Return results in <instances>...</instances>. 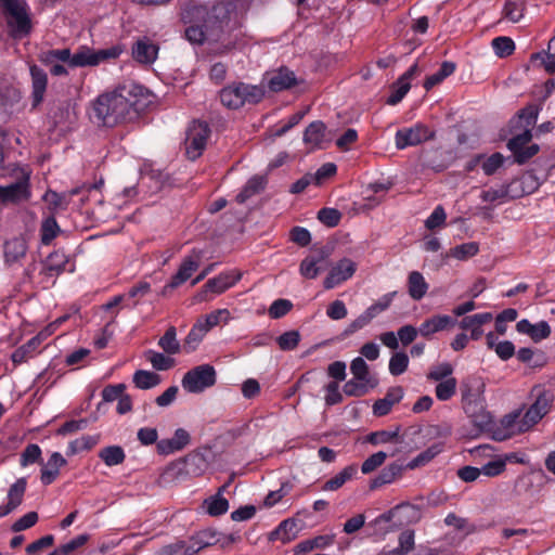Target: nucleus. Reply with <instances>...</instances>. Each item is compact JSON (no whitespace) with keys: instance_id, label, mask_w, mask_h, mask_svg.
Instances as JSON below:
<instances>
[{"instance_id":"nucleus-3","label":"nucleus","mask_w":555,"mask_h":555,"mask_svg":"<svg viewBox=\"0 0 555 555\" xmlns=\"http://www.w3.org/2000/svg\"><path fill=\"white\" fill-rule=\"evenodd\" d=\"M122 51L124 48L120 44L100 50L80 46L74 54L68 48L49 50L43 53L41 60L43 63L61 61L67 63L70 67L98 66L103 62L118 59Z\"/></svg>"},{"instance_id":"nucleus-24","label":"nucleus","mask_w":555,"mask_h":555,"mask_svg":"<svg viewBox=\"0 0 555 555\" xmlns=\"http://www.w3.org/2000/svg\"><path fill=\"white\" fill-rule=\"evenodd\" d=\"M297 85L293 70L282 67L269 79L268 87L273 92L287 90Z\"/></svg>"},{"instance_id":"nucleus-9","label":"nucleus","mask_w":555,"mask_h":555,"mask_svg":"<svg viewBox=\"0 0 555 555\" xmlns=\"http://www.w3.org/2000/svg\"><path fill=\"white\" fill-rule=\"evenodd\" d=\"M210 128L206 121L193 120L186 130L185 154L189 159H197L206 149L210 137Z\"/></svg>"},{"instance_id":"nucleus-40","label":"nucleus","mask_w":555,"mask_h":555,"mask_svg":"<svg viewBox=\"0 0 555 555\" xmlns=\"http://www.w3.org/2000/svg\"><path fill=\"white\" fill-rule=\"evenodd\" d=\"M27 250L26 244L21 238H13L4 244V255L9 262H15L25 256Z\"/></svg>"},{"instance_id":"nucleus-11","label":"nucleus","mask_w":555,"mask_h":555,"mask_svg":"<svg viewBox=\"0 0 555 555\" xmlns=\"http://www.w3.org/2000/svg\"><path fill=\"white\" fill-rule=\"evenodd\" d=\"M434 137L433 130L426 125L417 122L412 127L399 129L395 134V144L398 150H404L431 140Z\"/></svg>"},{"instance_id":"nucleus-41","label":"nucleus","mask_w":555,"mask_h":555,"mask_svg":"<svg viewBox=\"0 0 555 555\" xmlns=\"http://www.w3.org/2000/svg\"><path fill=\"white\" fill-rule=\"evenodd\" d=\"M133 384L139 389H151L160 382L159 375L144 370H139L133 374Z\"/></svg>"},{"instance_id":"nucleus-51","label":"nucleus","mask_w":555,"mask_h":555,"mask_svg":"<svg viewBox=\"0 0 555 555\" xmlns=\"http://www.w3.org/2000/svg\"><path fill=\"white\" fill-rule=\"evenodd\" d=\"M479 251V245L476 242H468L457 245L451 249V256L457 260H466L474 257Z\"/></svg>"},{"instance_id":"nucleus-21","label":"nucleus","mask_w":555,"mask_h":555,"mask_svg":"<svg viewBox=\"0 0 555 555\" xmlns=\"http://www.w3.org/2000/svg\"><path fill=\"white\" fill-rule=\"evenodd\" d=\"M66 464V459L60 452H53L41 468L40 480L42 485L49 486L54 482L59 477L60 468Z\"/></svg>"},{"instance_id":"nucleus-38","label":"nucleus","mask_w":555,"mask_h":555,"mask_svg":"<svg viewBox=\"0 0 555 555\" xmlns=\"http://www.w3.org/2000/svg\"><path fill=\"white\" fill-rule=\"evenodd\" d=\"M61 229L54 216L44 218L40 227V240L42 245H49L59 235Z\"/></svg>"},{"instance_id":"nucleus-52","label":"nucleus","mask_w":555,"mask_h":555,"mask_svg":"<svg viewBox=\"0 0 555 555\" xmlns=\"http://www.w3.org/2000/svg\"><path fill=\"white\" fill-rule=\"evenodd\" d=\"M453 366L449 362H442L436 366H433L427 373V379L434 382H442L447 378L453 377Z\"/></svg>"},{"instance_id":"nucleus-59","label":"nucleus","mask_w":555,"mask_h":555,"mask_svg":"<svg viewBox=\"0 0 555 555\" xmlns=\"http://www.w3.org/2000/svg\"><path fill=\"white\" fill-rule=\"evenodd\" d=\"M447 214L441 205L434 208L429 217L425 220V227L428 230H435L444 225Z\"/></svg>"},{"instance_id":"nucleus-26","label":"nucleus","mask_w":555,"mask_h":555,"mask_svg":"<svg viewBox=\"0 0 555 555\" xmlns=\"http://www.w3.org/2000/svg\"><path fill=\"white\" fill-rule=\"evenodd\" d=\"M30 74L33 80V106L36 107L43 100V95L48 83V77L47 74L37 66H33L30 68Z\"/></svg>"},{"instance_id":"nucleus-4","label":"nucleus","mask_w":555,"mask_h":555,"mask_svg":"<svg viewBox=\"0 0 555 555\" xmlns=\"http://www.w3.org/2000/svg\"><path fill=\"white\" fill-rule=\"evenodd\" d=\"M0 8L11 38L21 40L31 34L34 23L26 0H0Z\"/></svg>"},{"instance_id":"nucleus-7","label":"nucleus","mask_w":555,"mask_h":555,"mask_svg":"<svg viewBox=\"0 0 555 555\" xmlns=\"http://www.w3.org/2000/svg\"><path fill=\"white\" fill-rule=\"evenodd\" d=\"M531 396L534 400L520 421L519 431H527L538 424L550 412L554 401L553 392L541 385L532 388Z\"/></svg>"},{"instance_id":"nucleus-46","label":"nucleus","mask_w":555,"mask_h":555,"mask_svg":"<svg viewBox=\"0 0 555 555\" xmlns=\"http://www.w3.org/2000/svg\"><path fill=\"white\" fill-rule=\"evenodd\" d=\"M457 380L455 377L438 382L435 387V395L439 401L450 400L456 392Z\"/></svg>"},{"instance_id":"nucleus-13","label":"nucleus","mask_w":555,"mask_h":555,"mask_svg":"<svg viewBox=\"0 0 555 555\" xmlns=\"http://www.w3.org/2000/svg\"><path fill=\"white\" fill-rule=\"evenodd\" d=\"M330 254L326 249L321 248L305 257L299 266V272L305 279H315L321 272L328 268Z\"/></svg>"},{"instance_id":"nucleus-56","label":"nucleus","mask_w":555,"mask_h":555,"mask_svg":"<svg viewBox=\"0 0 555 555\" xmlns=\"http://www.w3.org/2000/svg\"><path fill=\"white\" fill-rule=\"evenodd\" d=\"M392 88L393 90L391 91L386 102L389 105H397L410 91L411 83L398 79Z\"/></svg>"},{"instance_id":"nucleus-2","label":"nucleus","mask_w":555,"mask_h":555,"mask_svg":"<svg viewBox=\"0 0 555 555\" xmlns=\"http://www.w3.org/2000/svg\"><path fill=\"white\" fill-rule=\"evenodd\" d=\"M180 22L185 25L184 38L192 44L219 42L229 28L230 12L225 4L217 3L208 11L205 4L186 0L179 4Z\"/></svg>"},{"instance_id":"nucleus-50","label":"nucleus","mask_w":555,"mask_h":555,"mask_svg":"<svg viewBox=\"0 0 555 555\" xmlns=\"http://www.w3.org/2000/svg\"><path fill=\"white\" fill-rule=\"evenodd\" d=\"M492 48L494 53L500 57H506L513 54L515 43L509 37H496L492 40Z\"/></svg>"},{"instance_id":"nucleus-19","label":"nucleus","mask_w":555,"mask_h":555,"mask_svg":"<svg viewBox=\"0 0 555 555\" xmlns=\"http://www.w3.org/2000/svg\"><path fill=\"white\" fill-rule=\"evenodd\" d=\"M493 315L491 312L476 313L473 315L464 317L460 322L459 326L463 331H469L468 336L472 340H479L483 335L482 325L491 322Z\"/></svg>"},{"instance_id":"nucleus-10","label":"nucleus","mask_w":555,"mask_h":555,"mask_svg":"<svg viewBox=\"0 0 555 555\" xmlns=\"http://www.w3.org/2000/svg\"><path fill=\"white\" fill-rule=\"evenodd\" d=\"M532 139L531 129H524L507 142V149L513 153L515 163L522 165L535 156L540 146L535 143L529 144Z\"/></svg>"},{"instance_id":"nucleus-63","label":"nucleus","mask_w":555,"mask_h":555,"mask_svg":"<svg viewBox=\"0 0 555 555\" xmlns=\"http://www.w3.org/2000/svg\"><path fill=\"white\" fill-rule=\"evenodd\" d=\"M387 457V454L383 451H378L372 455H370L361 466V472L363 474H370L374 472L377 467L384 464L385 460Z\"/></svg>"},{"instance_id":"nucleus-53","label":"nucleus","mask_w":555,"mask_h":555,"mask_svg":"<svg viewBox=\"0 0 555 555\" xmlns=\"http://www.w3.org/2000/svg\"><path fill=\"white\" fill-rule=\"evenodd\" d=\"M41 454H42V452L38 444H36V443L28 444L24 449V451L21 453V459H20L21 466L26 467L30 464H34L37 462H42Z\"/></svg>"},{"instance_id":"nucleus-61","label":"nucleus","mask_w":555,"mask_h":555,"mask_svg":"<svg viewBox=\"0 0 555 555\" xmlns=\"http://www.w3.org/2000/svg\"><path fill=\"white\" fill-rule=\"evenodd\" d=\"M146 354H147V360L151 362L153 367L158 371L168 370L173 364L172 359H170L169 357H166L165 354H163L160 352H157L154 350H149Z\"/></svg>"},{"instance_id":"nucleus-36","label":"nucleus","mask_w":555,"mask_h":555,"mask_svg":"<svg viewBox=\"0 0 555 555\" xmlns=\"http://www.w3.org/2000/svg\"><path fill=\"white\" fill-rule=\"evenodd\" d=\"M98 455L109 467L122 464L126 459V453L120 446L102 448Z\"/></svg>"},{"instance_id":"nucleus-60","label":"nucleus","mask_w":555,"mask_h":555,"mask_svg":"<svg viewBox=\"0 0 555 555\" xmlns=\"http://www.w3.org/2000/svg\"><path fill=\"white\" fill-rule=\"evenodd\" d=\"M300 341L298 331H288L278 337V345L282 350H294Z\"/></svg>"},{"instance_id":"nucleus-17","label":"nucleus","mask_w":555,"mask_h":555,"mask_svg":"<svg viewBox=\"0 0 555 555\" xmlns=\"http://www.w3.org/2000/svg\"><path fill=\"white\" fill-rule=\"evenodd\" d=\"M159 47L149 37L139 38L132 46V57L134 61L150 65L153 64L158 55Z\"/></svg>"},{"instance_id":"nucleus-42","label":"nucleus","mask_w":555,"mask_h":555,"mask_svg":"<svg viewBox=\"0 0 555 555\" xmlns=\"http://www.w3.org/2000/svg\"><path fill=\"white\" fill-rule=\"evenodd\" d=\"M158 346L169 354H176L180 351V344L177 340V331L175 326L167 328L165 334L159 338Z\"/></svg>"},{"instance_id":"nucleus-30","label":"nucleus","mask_w":555,"mask_h":555,"mask_svg":"<svg viewBox=\"0 0 555 555\" xmlns=\"http://www.w3.org/2000/svg\"><path fill=\"white\" fill-rule=\"evenodd\" d=\"M428 283L426 282L423 274L418 271H412L408 276V293L414 300H421L424 298L428 291Z\"/></svg>"},{"instance_id":"nucleus-14","label":"nucleus","mask_w":555,"mask_h":555,"mask_svg":"<svg viewBox=\"0 0 555 555\" xmlns=\"http://www.w3.org/2000/svg\"><path fill=\"white\" fill-rule=\"evenodd\" d=\"M28 177L23 178L9 185H0V204H18L30 198Z\"/></svg>"},{"instance_id":"nucleus-34","label":"nucleus","mask_w":555,"mask_h":555,"mask_svg":"<svg viewBox=\"0 0 555 555\" xmlns=\"http://www.w3.org/2000/svg\"><path fill=\"white\" fill-rule=\"evenodd\" d=\"M443 442H437L431 444L425 451L421 452L413 460H411L406 464V467L409 469H414L428 464L431 460H434L438 454H440L443 451Z\"/></svg>"},{"instance_id":"nucleus-33","label":"nucleus","mask_w":555,"mask_h":555,"mask_svg":"<svg viewBox=\"0 0 555 555\" xmlns=\"http://www.w3.org/2000/svg\"><path fill=\"white\" fill-rule=\"evenodd\" d=\"M350 372L353 375L352 378L359 379L366 384L377 386L378 380L371 375L370 367L362 357L354 358L350 363Z\"/></svg>"},{"instance_id":"nucleus-28","label":"nucleus","mask_w":555,"mask_h":555,"mask_svg":"<svg viewBox=\"0 0 555 555\" xmlns=\"http://www.w3.org/2000/svg\"><path fill=\"white\" fill-rule=\"evenodd\" d=\"M42 334L43 333H40L34 336L26 344L20 346L13 351L11 359L14 364H21L27 361L29 358L34 357L36 350L42 343Z\"/></svg>"},{"instance_id":"nucleus-64","label":"nucleus","mask_w":555,"mask_h":555,"mask_svg":"<svg viewBox=\"0 0 555 555\" xmlns=\"http://www.w3.org/2000/svg\"><path fill=\"white\" fill-rule=\"evenodd\" d=\"M503 164H504V156L501 153L496 152L483 160L481 168H482L485 175L491 176L500 167H502Z\"/></svg>"},{"instance_id":"nucleus-23","label":"nucleus","mask_w":555,"mask_h":555,"mask_svg":"<svg viewBox=\"0 0 555 555\" xmlns=\"http://www.w3.org/2000/svg\"><path fill=\"white\" fill-rule=\"evenodd\" d=\"M268 183V179L266 176L255 175L249 178L246 184L243 186L241 192L236 195L235 201L238 204H244L250 197L262 192Z\"/></svg>"},{"instance_id":"nucleus-18","label":"nucleus","mask_w":555,"mask_h":555,"mask_svg":"<svg viewBox=\"0 0 555 555\" xmlns=\"http://www.w3.org/2000/svg\"><path fill=\"white\" fill-rule=\"evenodd\" d=\"M26 488L27 480L24 477L18 478L13 485H11L7 495L8 502L0 506V518L11 514L22 504Z\"/></svg>"},{"instance_id":"nucleus-12","label":"nucleus","mask_w":555,"mask_h":555,"mask_svg":"<svg viewBox=\"0 0 555 555\" xmlns=\"http://www.w3.org/2000/svg\"><path fill=\"white\" fill-rule=\"evenodd\" d=\"M201 253L193 250L191 255L185 256L171 280L163 287L160 295L167 296L175 288L185 283L193 273L199 268Z\"/></svg>"},{"instance_id":"nucleus-35","label":"nucleus","mask_w":555,"mask_h":555,"mask_svg":"<svg viewBox=\"0 0 555 555\" xmlns=\"http://www.w3.org/2000/svg\"><path fill=\"white\" fill-rule=\"evenodd\" d=\"M456 69V64L451 61H444L442 62L440 68L434 73L433 75H429L424 82V88L426 90L433 89L435 86L441 83L446 78L451 76Z\"/></svg>"},{"instance_id":"nucleus-43","label":"nucleus","mask_w":555,"mask_h":555,"mask_svg":"<svg viewBox=\"0 0 555 555\" xmlns=\"http://www.w3.org/2000/svg\"><path fill=\"white\" fill-rule=\"evenodd\" d=\"M230 319V311L228 309H217L204 318L198 319L197 321L202 323V325L209 332L212 327L227 323Z\"/></svg>"},{"instance_id":"nucleus-15","label":"nucleus","mask_w":555,"mask_h":555,"mask_svg":"<svg viewBox=\"0 0 555 555\" xmlns=\"http://www.w3.org/2000/svg\"><path fill=\"white\" fill-rule=\"evenodd\" d=\"M357 270V263L349 258L340 259L333 266L323 281L325 289H332L349 280Z\"/></svg>"},{"instance_id":"nucleus-44","label":"nucleus","mask_w":555,"mask_h":555,"mask_svg":"<svg viewBox=\"0 0 555 555\" xmlns=\"http://www.w3.org/2000/svg\"><path fill=\"white\" fill-rule=\"evenodd\" d=\"M525 4L521 0H506L502 10L503 17L512 23L519 22L524 16Z\"/></svg>"},{"instance_id":"nucleus-27","label":"nucleus","mask_w":555,"mask_h":555,"mask_svg":"<svg viewBox=\"0 0 555 555\" xmlns=\"http://www.w3.org/2000/svg\"><path fill=\"white\" fill-rule=\"evenodd\" d=\"M68 256L63 250H55L47 257L43 270L49 276H57L66 270Z\"/></svg>"},{"instance_id":"nucleus-16","label":"nucleus","mask_w":555,"mask_h":555,"mask_svg":"<svg viewBox=\"0 0 555 555\" xmlns=\"http://www.w3.org/2000/svg\"><path fill=\"white\" fill-rule=\"evenodd\" d=\"M327 128L322 120L310 122L304 131L302 141L309 146L310 151L324 149L325 143L330 142L326 138Z\"/></svg>"},{"instance_id":"nucleus-22","label":"nucleus","mask_w":555,"mask_h":555,"mask_svg":"<svg viewBox=\"0 0 555 555\" xmlns=\"http://www.w3.org/2000/svg\"><path fill=\"white\" fill-rule=\"evenodd\" d=\"M241 273L237 271L222 272L219 275L209 279L205 288L215 294H221L235 285L241 280Z\"/></svg>"},{"instance_id":"nucleus-57","label":"nucleus","mask_w":555,"mask_h":555,"mask_svg":"<svg viewBox=\"0 0 555 555\" xmlns=\"http://www.w3.org/2000/svg\"><path fill=\"white\" fill-rule=\"evenodd\" d=\"M151 292V284L146 281H141L131 286L129 291L124 294L125 299H133V306H137L142 297Z\"/></svg>"},{"instance_id":"nucleus-6","label":"nucleus","mask_w":555,"mask_h":555,"mask_svg":"<svg viewBox=\"0 0 555 555\" xmlns=\"http://www.w3.org/2000/svg\"><path fill=\"white\" fill-rule=\"evenodd\" d=\"M263 95L264 92L260 87L244 82L227 86L219 94L221 103L230 109H237L245 103H259Z\"/></svg>"},{"instance_id":"nucleus-54","label":"nucleus","mask_w":555,"mask_h":555,"mask_svg":"<svg viewBox=\"0 0 555 555\" xmlns=\"http://www.w3.org/2000/svg\"><path fill=\"white\" fill-rule=\"evenodd\" d=\"M293 489V483L284 481L278 490L270 491L264 498L263 504L267 507H272L278 504L285 495H287Z\"/></svg>"},{"instance_id":"nucleus-47","label":"nucleus","mask_w":555,"mask_h":555,"mask_svg":"<svg viewBox=\"0 0 555 555\" xmlns=\"http://www.w3.org/2000/svg\"><path fill=\"white\" fill-rule=\"evenodd\" d=\"M538 115L539 108L537 105H527L519 111L517 122L520 124L524 129H531L538 120Z\"/></svg>"},{"instance_id":"nucleus-5","label":"nucleus","mask_w":555,"mask_h":555,"mask_svg":"<svg viewBox=\"0 0 555 555\" xmlns=\"http://www.w3.org/2000/svg\"><path fill=\"white\" fill-rule=\"evenodd\" d=\"M483 385L479 384V380L475 377H467L462 380L461 390V402L464 412L473 418L476 425H487L491 422L490 415L485 411V404L482 399Z\"/></svg>"},{"instance_id":"nucleus-37","label":"nucleus","mask_w":555,"mask_h":555,"mask_svg":"<svg viewBox=\"0 0 555 555\" xmlns=\"http://www.w3.org/2000/svg\"><path fill=\"white\" fill-rule=\"evenodd\" d=\"M100 437L86 435L68 443L66 454L68 456L78 454L82 451H89L99 443Z\"/></svg>"},{"instance_id":"nucleus-62","label":"nucleus","mask_w":555,"mask_h":555,"mask_svg":"<svg viewBox=\"0 0 555 555\" xmlns=\"http://www.w3.org/2000/svg\"><path fill=\"white\" fill-rule=\"evenodd\" d=\"M325 390V404L328 406L341 403L344 400L343 393L339 391V385L337 382H330L324 386Z\"/></svg>"},{"instance_id":"nucleus-8","label":"nucleus","mask_w":555,"mask_h":555,"mask_svg":"<svg viewBox=\"0 0 555 555\" xmlns=\"http://www.w3.org/2000/svg\"><path fill=\"white\" fill-rule=\"evenodd\" d=\"M217 382V373L212 365L202 364L189 370L182 378V387L190 393H201L212 387Z\"/></svg>"},{"instance_id":"nucleus-58","label":"nucleus","mask_w":555,"mask_h":555,"mask_svg":"<svg viewBox=\"0 0 555 555\" xmlns=\"http://www.w3.org/2000/svg\"><path fill=\"white\" fill-rule=\"evenodd\" d=\"M293 308V304L288 299H276L269 307L268 313L272 319H280L286 315Z\"/></svg>"},{"instance_id":"nucleus-32","label":"nucleus","mask_w":555,"mask_h":555,"mask_svg":"<svg viewBox=\"0 0 555 555\" xmlns=\"http://www.w3.org/2000/svg\"><path fill=\"white\" fill-rule=\"evenodd\" d=\"M203 506L209 516L217 517L228 512L229 501L222 496L221 490H219L215 495L205 499Z\"/></svg>"},{"instance_id":"nucleus-39","label":"nucleus","mask_w":555,"mask_h":555,"mask_svg":"<svg viewBox=\"0 0 555 555\" xmlns=\"http://www.w3.org/2000/svg\"><path fill=\"white\" fill-rule=\"evenodd\" d=\"M208 332L198 321L192 326L191 331L186 335L183 344L185 352H192L196 349L198 344L203 340L204 336Z\"/></svg>"},{"instance_id":"nucleus-29","label":"nucleus","mask_w":555,"mask_h":555,"mask_svg":"<svg viewBox=\"0 0 555 555\" xmlns=\"http://www.w3.org/2000/svg\"><path fill=\"white\" fill-rule=\"evenodd\" d=\"M358 473V466L351 464L343 468L334 477L330 478L322 486L323 491H336L340 489L347 481L351 480Z\"/></svg>"},{"instance_id":"nucleus-48","label":"nucleus","mask_w":555,"mask_h":555,"mask_svg":"<svg viewBox=\"0 0 555 555\" xmlns=\"http://www.w3.org/2000/svg\"><path fill=\"white\" fill-rule=\"evenodd\" d=\"M409 366V357L405 352H395L389 360V373L392 376L403 374Z\"/></svg>"},{"instance_id":"nucleus-31","label":"nucleus","mask_w":555,"mask_h":555,"mask_svg":"<svg viewBox=\"0 0 555 555\" xmlns=\"http://www.w3.org/2000/svg\"><path fill=\"white\" fill-rule=\"evenodd\" d=\"M402 469L403 468L400 464L391 463L390 465L383 468L379 474L371 480L370 488L374 490L384 485L391 483L398 476L401 475Z\"/></svg>"},{"instance_id":"nucleus-49","label":"nucleus","mask_w":555,"mask_h":555,"mask_svg":"<svg viewBox=\"0 0 555 555\" xmlns=\"http://www.w3.org/2000/svg\"><path fill=\"white\" fill-rule=\"evenodd\" d=\"M42 199L48 204V207L51 211H55L57 209H66L68 205V199L66 194H60L53 190H48Z\"/></svg>"},{"instance_id":"nucleus-25","label":"nucleus","mask_w":555,"mask_h":555,"mask_svg":"<svg viewBox=\"0 0 555 555\" xmlns=\"http://www.w3.org/2000/svg\"><path fill=\"white\" fill-rule=\"evenodd\" d=\"M297 521L293 518L285 519L270 532V541H281L283 544L289 543L297 538Z\"/></svg>"},{"instance_id":"nucleus-1","label":"nucleus","mask_w":555,"mask_h":555,"mask_svg":"<svg viewBox=\"0 0 555 555\" xmlns=\"http://www.w3.org/2000/svg\"><path fill=\"white\" fill-rule=\"evenodd\" d=\"M145 92L144 87L130 83L102 93L92 102L89 117L98 126L107 128L133 121L146 105Z\"/></svg>"},{"instance_id":"nucleus-20","label":"nucleus","mask_w":555,"mask_h":555,"mask_svg":"<svg viewBox=\"0 0 555 555\" xmlns=\"http://www.w3.org/2000/svg\"><path fill=\"white\" fill-rule=\"evenodd\" d=\"M456 324L455 319L447 314H435L421 323L420 335L429 338L438 332H442L453 327Z\"/></svg>"},{"instance_id":"nucleus-45","label":"nucleus","mask_w":555,"mask_h":555,"mask_svg":"<svg viewBox=\"0 0 555 555\" xmlns=\"http://www.w3.org/2000/svg\"><path fill=\"white\" fill-rule=\"evenodd\" d=\"M376 386L372 384H366L364 382H361L356 378H351L348 382H346L343 386V391L348 397H363L365 396L371 389L375 388Z\"/></svg>"},{"instance_id":"nucleus-55","label":"nucleus","mask_w":555,"mask_h":555,"mask_svg":"<svg viewBox=\"0 0 555 555\" xmlns=\"http://www.w3.org/2000/svg\"><path fill=\"white\" fill-rule=\"evenodd\" d=\"M318 219L326 227L334 228L340 222L341 214L336 208L325 207L319 210Z\"/></svg>"}]
</instances>
